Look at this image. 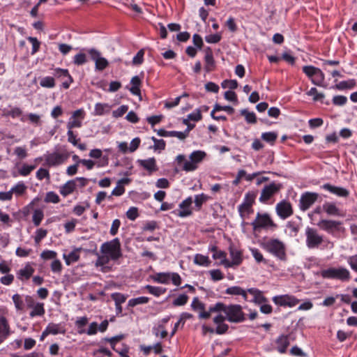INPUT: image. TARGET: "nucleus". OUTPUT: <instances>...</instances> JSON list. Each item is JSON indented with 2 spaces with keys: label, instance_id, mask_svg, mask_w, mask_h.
I'll use <instances>...</instances> for the list:
<instances>
[{
  "label": "nucleus",
  "instance_id": "44",
  "mask_svg": "<svg viewBox=\"0 0 357 357\" xmlns=\"http://www.w3.org/2000/svg\"><path fill=\"white\" fill-rule=\"evenodd\" d=\"M214 259H220V264L223 265L225 268H229V260L227 258V253L222 250H218L217 252L213 254Z\"/></svg>",
  "mask_w": 357,
  "mask_h": 357
},
{
  "label": "nucleus",
  "instance_id": "40",
  "mask_svg": "<svg viewBox=\"0 0 357 357\" xmlns=\"http://www.w3.org/2000/svg\"><path fill=\"white\" fill-rule=\"evenodd\" d=\"M300 230V225L295 221H289L286 225V231L290 236H296Z\"/></svg>",
  "mask_w": 357,
  "mask_h": 357
},
{
  "label": "nucleus",
  "instance_id": "26",
  "mask_svg": "<svg viewBox=\"0 0 357 357\" xmlns=\"http://www.w3.org/2000/svg\"><path fill=\"white\" fill-rule=\"evenodd\" d=\"M205 70L207 73L211 72L215 68V60L213 58V52L210 47L206 50L204 56Z\"/></svg>",
  "mask_w": 357,
  "mask_h": 357
},
{
  "label": "nucleus",
  "instance_id": "21",
  "mask_svg": "<svg viewBox=\"0 0 357 357\" xmlns=\"http://www.w3.org/2000/svg\"><path fill=\"white\" fill-rule=\"evenodd\" d=\"M9 109H3V116L10 117L12 119H20L21 121H24L22 109L16 106H8Z\"/></svg>",
  "mask_w": 357,
  "mask_h": 357
},
{
  "label": "nucleus",
  "instance_id": "3",
  "mask_svg": "<svg viewBox=\"0 0 357 357\" xmlns=\"http://www.w3.org/2000/svg\"><path fill=\"white\" fill-rule=\"evenodd\" d=\"M253 231L260 233L261 230L273 232L278 226L268 213H257L255 219L251 222Z\"/></svg>",
  "mask_w": 357,
  "mask_h": 357
},
{
  "label": "nucleus",
  "instance_id": "41",
  "mask_svg": "<svg viewBox=\"0 0 357 357\" xmlns=\"http://www.w3.org/2000/svg\"><path fill=\"white\" fill-rule=\"evenodd\" d=\"M26 188L27 187L23 181H19L11 188L10 191L16 197H20L25 193Z\"/></svg>",
  "mask_w": 357,
  "mask_h": 357
},
{
  "label": "nucleus",
  "instance_id": "38",
  "mask_svg": "<svg viewBox=\"0 0 357 357\" xmlns=\"http://www.w3.org/2000/svg\"><path fill=\"white\" fill-rule=\"evenodd\" d=\"M96 245L94 244V249L93 250V253H94L96 255H97L98 258L96 261L95 265L96 266H103L106 264H107L110 260H112L107 255L102 254L101 255H99L96 252Z\"/></svg>",
  "mask_w": 357,
  "mask_h": 357
},
{
  "label": "nucleus",
  "instance_id": "56",
  "mask_svg": "<svg viewBox=\"0 0 357 357\" xmlns=\"http://www.w3.org/2000/svg\"><path fill=\"white\" fill-rule=\"evenodd\" d=\"M40 85L44 88H53L55 86L54 79L50 76L43 77L40 81Z\"/></svg>",
  "mask_w": 357,
  "mask_h": 357
},
{
  "label": "nucleus",
  "instance_id": "12",
  "mask_svg": "<svg viewBox=\"0 0 357 357\" xmlns=\"http://www.w3.org/2000/svg\"><path fill=\"white\" fill-rule=\"evenodd\" d=\"M86 113L83 109H79L74 111L67 122L66 127L68 130H73L75 128H81L82 121L84 119Z\"/></svg>",
  "mask_w": 357,
  "mask_h": 357
},
{
  "label": "nucleus",
  "instance_id": "6",
  "mask_svg": "<svg viewBox=\"0 0 357 357\" xmlns=\"http://www.w3.org/2000/svg\"><path fill=\"white\" fill-rule=\"evenodd\" d=\"M272 301L277 306L283 307H294L300 303V300L291 294L277 295Z\"/></svg>",
  "mask_w": 357,
  "mask_h": 357
},
{
  "label": "nucleus",
  "instance_id": "27",
  "mask_svg": "<svg viewBox=\"0 0 357 357\" xmlns=\"http://www.w3.org/2000/svg\"><path fill=\"white\" fill-rule=\"evenodd\" d=\"M171 273L160 272L151 276V278L158 284H168L170 282Z\"/></svg>",
  "mask_w": 357,
  "mask_h": 357
},
{
  "label": "nucleus",
  "instance_id": "62",
  "mask_svg": "<svg viewBox=\"0 0 357 357\" xmlns=\"http://www.w3.org/2000/svg\"><path fill=\"white\" fill-rule=\"evenodd\" d=\"M332 102L336 106H343L347 104V98L342 95L335 96L332 99Z\"/></svg>",
  "mask_w": 357,
  "mask_h": 357
},
{
  "label": "nucleus",
  "instance_id": "17",
  "mask_svg": "<svg viewBox=\"0 0 357 357\" xmlns=\"http://www.w3.org/2000/svg\"><path fill=\"white\" fill-rule=\"evenodd\" d=\"M191 307L194 311H199V318L201 319H208L210 318L211 313L215 312H210V307L208 310L205 309V304L201 302L198 297H195L191 303Z\"/></svg>",
  "mask_w": 357,
  "mask_h": 357
},
{
  "label": "nucleus",
  "instance_id": "34",
  "mask_svg": "<svg viewBox=\"0 0 357 357\" xmlns=\"http://www.w3.org/2000/svg\"><path fill=\"white\" fill-rule=\"evenodd\" d=\"M130 84H132V86L129 89L130 93L135 96H140V86L142 81L139 77L138 75L132 77L130 80Z\"/></svg>",
  "mask_w": 357,
  "mask_h": 357
},
{
  "label": "nucleus",
  "instance_id": "57",
  "mask_svg": "<svg viewBox=\"0 0 357 357\" xmlns=\"http://www.w3.org/2000/svg\"><path fill=\"white\" fill-rule=\"evenodd\" d=\"M319 69L320 68L314 67L313 66H304L302 68L303 72L310 79H311L313 77V76Z\"/></svg>",
  "mask_w": 357,
  "mask_h": 357
},
{
  "label": "nucleus",
  "instance_id": "48",
  "mask_svg": "<svg viewBox=\"0 0 357 357\" xmlns=\"http://www.w3.org/2000/svg\"><path fill=\"white\" fill-rule=\"evenodd\" d=\"M150 301V298L146 296H139L135 298H131L128 302V307H135L137 305H142L148 303Z\"/></svg>",
  "mask_w": 357,
  "mask_h": 357
},
{
  "label": "nucleus",
  "instance_id": "4",
  "mask_svg": "<svg viewBox=\"0 0 357 357\" xmlns=\"http://www.w3.org/2000/svg\"><path fill=\"white\" fill-rule=\"evenodd\" d=\"M320 275L324 279L337 280L341 282H348L351 278L349 271L343 266L323 269L320 272Z\"/></svg>",
  "mask_w": 357,
  "mask_h": 357
},
{
  "label": "nucleus",
  "instance_id": "46",
  "mask_svg": "<svg viewBox=\"0 0 357 357\" xmlns=\"http://www.w3.org/2000/svg\"><path fill=\"white\" fill-rule=\"evenodd\" d=\"M240 114L245 117L248 123L255 124L257 123V117L253 112H250L247 109H243L240 111Z\"/></svg>",
  "mask_w": 357,
  "mask_h": 357
},
{
  "label": "nucleus",
  "instance_id": "51",
  "mask_svg": "<svg viewBox=\"0 0 357 357\" xmlns=\"http://www.w3.org/2000/svg\"><path fill=\"white\" fill-rule=\"evenodd\" d=\"M278 138V134L275 132H266L261 134V139L273 145Z\"/></svg>",
  "mask_w": 357,
  "mask_h": 357
},
{
  "label": "nucleus",
  "instance_id": "36",
  "mask_svg": "<svg viewBox=\"0 0 357 357\" xmlns=\"http://www.w3.org/2000/svg\"><path fill=\"white\" fill-rule=\"evenodd\" d=\"M110 109L111 106L108 103L98 102L95 105L93 114L95 116H102L105 114L109 113Z\"/></svg>",
  "mask_w": 357,
  "mask_h": 357
},
{
  "label": "nucleus",
  "instance_id": "19",
  "mask_svg": "<svg viewBox=\"0 0 357 357\" xmlns=\"http://www.w3.org/2000/svg\"><path fill=\"white\" fill-rule=\"evenodd\" d=\"M321 188L324 190L328 191L331 194H333L339 197L347 198L350 195L349 190H347V188L340 186H335L331 185L329 183L322 185L321 186Z\"/></svg>",
  "mask_w": 357,
  "mask_h": 357
},
{
  "label": "nucleus",
  "instance_id": "63",
  "mask_svg": "<svg viewBox=\"0 0 357 357\" xmlns=\"http://www.w3.org/2000/svg\"><path fill=\"white\" fill-rule=\"evenodd\" d=\"M222 36L220 33L210 34L205 36V40L208 43L215 44L221 40Z\"/></svg>",
  "mask_w": 357,
  "mask_h": 357
},
{
  "label": "nucleus",
  "instance_id": "15",
  "mask_svg": "<svg viewBox=\"0 0 357 357\" xmlns=\"http://www.w3.org/2000/svg\"><path fill=\"white\" fill-rule=\"evenodd\" d=\"M52 74L54 77L61 81L62 86L65 89H68L70 84L73 82V77L67 69L57 68L54 70Z\"/></svg>",
  "mask_w": 357,
  "mask_h": 357
},
{
  "label": "nucleus",
  "instance_id": "14",
  "mask_svg": "<svg viewBox=\"0 0 357 357\" xmlns=\"http://www.w3.org/2000/svg\"><path fill=\"white\" fill-rule=\"evenodd\" d=\"M275 212L280 218L285 220L292 215L294 210L291 204L289 201L283 199L276 204Z\"/></svg>",
  "mask_w": 357,
  "mask_h": 357
},
{
  "label": "nucleus",
  "instance_id": "8",
  "mask_svg": "<svg viewBox=\"0 0 357 357\" xmlns=\"http://www.w3.org/2000/svg\"><path fill=\"white\" fill-rule=\"evenodd\" d=\"M306 245L309 249L318 248L323 242V236L319 235L314 228L307 227L305 229Z\"/></svg>",
  "mask_w": 357,
  "mask_h": 357
},
{
  "label": "nucleus",
  "instance_id": "50",
  "mask_svg": "<svg viewBox=\"0 0 357 357\" xmlns=\"http://www.w3.org/2000/svg\"><path fill=\"white\" fill-rule=\"evenodd\" d=\"M43 218H44V213L41 209L37 208V209L34 210L33 216H32V221L33 222V225L36 227L39 226L40 225Z\"/></svg>",
  "mask_w": 357,
  "mask_h": 357
},
{
  "label": "nucleus",
  "instance_id": "13",
  "mask_svg": "<svg viewBox=\"0 0 357 357\" xmlns=\"http://www.w3.org/2000/svg\"><path fill=\"white\" fill-rule=\"evenodd\" d=\"M87 52L90 55L91 60L95 62V67L97 70L102 71L109 66L108 61L105 58L101 56L100 52L96 49H88Z\"/></svg>",
  "mask_w": 357,
  "mask_h": 357
},
{
  "label": "nucleus",
  "instance_id": "11",
  "mask_svg": "<svg viewBox=\"0 0 357 357\" xmlns=\"http://www.w3.org/2000/svg\"><path fill=\"white\" fill-rule=\"evenodd\" d=\"M68 158L66 153L54 151L45 155V163L50 167L59 166L63 164Z\"/></svg>",
  "mask_w": 357,
  "mask_h": 357
},
{
  "label": "nucleus",
  "instance_id": "52",
  "mask_svg": "<svg viewBox=\"0 0 357 357\" xmlns=\"http://www.w3.org/2000/svg\"><path fill=\"white\" fill-rule=\"evenodd\" d=\"M238 211L240 216L242 218H244L245 215H248L253 213V208H252V206H251L250 205L248 206V205L241 203L238 206Z\"/></svg>",
  "mask_w": 357,
  "mask_h": 357
},
{
  "label": "nucleus",
  "instance_id": "2",
  "mask_svg": "<svg viewBox=\"0 0 357 357\" xmlns=\"http://www.w3.org/2000/svg\"><path fill=\"white\" fill-rule=\"evenodd\" d=\"M261 247L277 259L285 261L287 259V248L284 243L278 238H268L261 243Z\"/></svg>",
  "mask_w": 357,
  "mask_h": 357
},
{
  "label": "nucleus",
  "instance_id": "24",
  "mask_svg": "<svg viewBox=\"0 0 357 357\" xmlns=\"http://www.w3.org/2000/svg\"><path fill=\"white\" fill-rule=\"evenodd\" d=\"M275 344L277 345V351L280 354H284L290 344L289 336L283 334L279 335L275 340Z\"/></svg>",
  "mask_w": 357,
  "mask_h": 357
},
{
  "label": "nucleus",
  "instance_id": "10",
  "mask_svg": "<svg viewBox=\"0 0 357 357\" xmlns=\"http://www.w3.org/2000/svg\"><path fill=\"white\" fill-rule=\"evenodd\" d=\"M317 226L328 234H334L335 232L342 231V222L333 220H321Z\"/></svg>",
  "mask_w": 357,
  "mask_h": 357
},
{
  "label": "nucleus",
  "instance_id": "64",
  "mask_svg": "<svg viewBox=\"0 0 357 357\" xmlns=\"http://www.w3.org/2000/svg\"><path fill=\"white\" fill-rule=\"evenodd\" d=\"M144 50L143 49L139 50L136 55L133 57L132 63L134 66L141 65L144 61Z\"/></svg>",
  "mask_w": 357,
  "mask_h": 357
},
{
  "label": "nucleus",
  "instance_id": "61",
  "mask_svg": "<svg viewBox=\"0 0 357 357\" xmlns=\"http://www.w3.org/2000/svg\"><path fill=\"white\" fill-rule=\"evenodd\" d=\"M151 140L154 142L153 148L155 151L165 150V146H166V143H165V140H163L162 139H158L155 137H152Z\"/></svg>",
  "mask_w": 357,
  "mask_h": 357
},
{
  "label": "nucleus",
  "instance_id": "53",
  "mask_svg": "<svg viewBox=\"0 0 357 357\" xmlns=\"http://www.w3.org/2000/svg\"><path fill=\"white\" fill-rule=\"evenodd\" d=\"M44 202L45 203L57 204L60 202V197L55 192L50 191L46 193Z\"/></svg>",
  "mask_w": 357,
  "mask_h": 357
},
{
  "label": "nucleus",
  "instance_id": "37",
  "mask_svg": "<svg viewBox=\"0 0 357 357\" xmlns=\"http://www.w3.org/2000/svg\"><path fill=\"white\" fill-rule=\"evenodd\" d=\"M356 82L354 79H350L345 81H341L338 84H336L333 86V89H335L339 91H344L346 89H351L354 88Z\"/></svg>",
  "mask_w": 357,
  "mask_h": 357
},
{
  "label": "nucleus",
  "instance_id": "32",
  "mask_svg": "<svg viewBox=\"0 0 357 357\" xmlns=\"http://www.w3.org/2000/svg\"><path fill=\"white\" fill-rule=\"evenodd\" d=\"M225 294L229 295L241 296L245 301H248L246 290L238 286H232L225 290Z\"/></svg>",
  "mask_w": 357,
  "mask_h": 357
},
{
  "label": "nucleus",
  "instance_id": "28",
  "mask_svg": "<svg viewBox=\"0 0 357 357\" xmlns=\"http://www.w3.org/2000/svg\"><path fill=\"white\" fill-rule=\"evenodd\" d=\"M12 300L13 301L15 308L17 312H24L25 310V302H24V295L15 294L12 296Z\"/></svg>",
  "mask_w": 357,
  "mask_h": 357
},
{
  "label": "nucleus",
  "instance_id": "35",
  "mask_svg": "<svg viewBox=\"0 0 357 357\" xmlns=\"http://www.w3.org/2000/svg\"><path fill=\"white\" fill-rule=\"evenodd\" d=\"M45 305L43 303L37 302L31 309L29 317L33 318L36 317H42L45 313Z\"/></svg>",
  "mask_w": 357,
  "mask_h": 357
},
{
  "label": "nucleus",
  "instance_id": "20",
  "mask_svg": "<svg viewBox=\"0 0 357 357\" xmlns=\"http://www.w3.org/2000/svg\"><path fill=\"white\" fill-rule=\"evenodd\" d=\"M322 208L328 215L342 217L344 214L335 202H326L323 204Z\"/></svg>",
  "mask_w": 357,
  "mask_h": 357
},
{
  "label": "nucleus",
  "instance_id": "22",
  "mask_svg": "<svg viewBox=\"0 0 357 357\" xmlns=\"http://www.w3.org/2000/svg\"><path fill=\"white\" fill-rule=\"evenodd\" d=\"M10 328L7 319L0 317V344L2 343L10 335Z\"/></svg>",
  "mask_w": 357,
  "mask_h": 357
},
{
  "label": "nucleus",
  "instance_id": "33",
  "mask_svg": "<svg viewBox=\"0 0 357 357\" xmlns=\"http://www.w3.org/2000/svg\"><path fill=\"white\" fill-rule=\"evenodd\" d=\"M46 328L50 333V335H58V334H64L66 332V329L64 326L61 324H55V323H50L46 326Z\"/></svg>",
  "mask_w": 357,
  "mask_h": 357
},
{
  "label": "nucleus",
  "instance_id": "59",
  "mask_svg": "<svg viewBox=\"0 0 357 357\" xmlns=\"http://www.w3.org/2000/svg\"><path fill=\"white\" fill-rule=\"evenodd\" d=\"M111 298L114 301L115 305H119L126 302L127 296L121 293L115 292L111 294Z\"/></svg>",
  "mask_w": 357,
  "mask_h": 357
},
{
  "label": "nucleus",
  "instance_id": "49",
  "mask_svg": "<svg viewBox=\"0 0 357 357\" xmlns=\"http://www.w3.org/2000/svg\"><path fill=\"white\" fill-rule=\"evenodd\" d=\"M250 250L252 253V257L257 263H264L265 264L268 263V260L264 257L262 253L259 251V249L252 248H250Z\"/></svg>",
  "mask_w": 357,
  "mask_h": 357
},
{
  "label": "nucleus",
  "instance_id": "30",
  "mask_svg": "<svg viewBox=\"0 0 357 357\" xmlns=\"http://www.w3.org/2000/svg\"><path fill=\"white\" fill-rule=\"evenodd\" d=\"M176 160L178 162V165H180L183 162H184L183 165L182 167L183 170L186 172H191L194 171L197 169V165H195L191 160H185V155H178L176 157Z\"/></svg>",
  "mask_w": 357,
  "mask_h": 357
},
{
  "label": "nucleus",
  "instance_id": "29",
  "mask_svg": "<svg viewBox=\"0 0 357 357\" xmlns=\"http://www.w3.org/2000/svg\"><path fill=\"white\" fill-rule=\"evenodd\" d=\"M138 163L141 167L148 170L150 173L155 172L158 169L156 161L154 158H150L146 160H139Z\"/></svg>",
  "mask_w": 357,
  "mask_h": 357
},
{
  "label": "nucleus",
  "instance_id": "5",
  "mask_svg": "<svg viewBox=\"0 0 357 357\" xmlns=\"http://www.w3.org/2000/svg\"><path fill=\"white\" fill-rule=\"evenodd\" d=\"M100 252L107 255L112 261H117L122 257L121 245L119 238L103 243L100 247Z\"/></svg>",
  "mask_w": 357,
  "mask_h": 357
},
{
  "label": "nucleus",
  "instance_id": "31",
  "mask_svg": "<svg viewBox=\"0 0 357 357\" xmlns=\"http://www.w3.org/2000/svg\"><path fill=\"white\" fill-rule=\"evenodd\" d=\"M154 131L157 132V134L160 137H174L178 138L181 140H183L185 139V135H184V134L182 133L181 131H175V130L167 131L162 128L159 129V130L154 129Z\"/></svg>",
  "mask_w": 357,
  "mask_h": 357
},
{
  "label": "nucleus",
  "instance_id": "25",
  "mask_svg": "<svg viewBox=\"0 0 357 357\" xmlns=\"http://www.w3.org/2000/svg\"><path fill=\"white\" fill-rule=\"evenodd\" d=\"M76 188L75 180H69L66 183L60 186L59 192L63 197L72 194Z\"/></svg>",
  "mask_w": 357,
  "mask_h": 357
},
{
  "label": "nucleus",
  "instance_id": "16",
  "mask_svg": "<svg viewBox=\"0 0 357 357\" xmlns=\"http://www.w3.org/2000/svg\"><path fill=\"white\" fill-rule=\"evenodd\" d=\"M228 250L231 259V261L229 260V264L230 265L229 266V268H233L241 265L243 260L242 250L236 248L233 244L229 245Z\"/></svg>",
  "mask_w": 357,
  "mask_h": 357
},
{
  "label": "nucleus",
  "instance_id": "9",
  "mask_svg": "<svg viewBox=\"0 0 357 357\" xmlns=\"http://www.w3.org/2000/svg\"><path fill=\"white\" fill-rule=\"evenodd\" d=\"M319 194L312 192H305L300 197L299 208L302 211H305L309 209L317 200Z\"/></svg>",
  "mask_w": 357,
  "mask_h": 357
},
{
  "label": "nucleus",
  "instance_id": "47",
  "mask_svg": "<svg viewBox=\"0 0 357 357\" xmlns=\"http://www.w3.org/2000/svg\"><path fill=\"white\" fill-rule=\"evenodd\" d=\"M257 191H248V192L245 193L242 203L252 206L253 204L255 203V199L257 197Z\"/></svg>",
  "mask_w": 357,
  "mask_h": 357
},
{
  "label": "nucleus",
  "instance_id": "54",
  "mask_svg": "<svg viewBox=\"0 0 357 357\" xmlns=\"http://www.w3.org/2000/svg\"><path fill=\"white\" fill-rule=\"evenodd\" d=\"M206 156V153L202 151H195L190 155V159L195 164L200 162Z\"/></svg>",
  "mask_w": 357,
  "mask_h": 357
},
{
  "label": "nucleus",
  "instance_id": "42",
  "mask_svg": "<svg viewBox=\"0 0 357 357\" xmlns=\"http://www.w3.org/2000/svg\"><path fill=\"white\" fill-rule=\"evenodd\" d=\"M66 265H70L72 263H75L79 259V255L78 250H73L68 255L64 254L63 256Z\"/></svg>",
  "mask_w": 357,
  "mask_h": 357
},
{
  "label": "nucleus",
  "instance_id": "58",
  "mask_svg": "<svg viewBox=\"0 0 357 357\" xmlns=\"http://www.w3.org/2000/svg\"><path fill=\"white\" fill-rule=\"evenodd\" d=\"M188 296L185 294H180L172 301L174 306H183L185 305L188 301Z\"/></svg>",
  "mask_w": 357,
  "mask_h": 357
},
{
  "label": "nucleus",
  "instance_id": "43",
  "mask_svg": "<svg viewBox=\"0 0 357 357\" xmlns=\"http://www.w3.org/2000/svg\"><path fill=\"white\" fill-rule=\"evenodd\" d=\"M194 263L199 266L207 267L210 265L211 261L208 256L196 254L194 257Z\"/></svg>",
  "mask_w": 357,
  "mask_h": 357
},
{
  "label": "nucleus",
  "instance_id": "60",
  "mask_svg": "<svg viewBox=\"0 0 357 357\" xmlns=\"http://www.w3.org/2000/svg\"><path fill=\"white\" fill-rule=\"evenodd\" d=\"M47 234V230L43 228H39L36 231L34 236V241L36 244H38Z\"/></svg>",
  "mask_w": 357,
  "mask_h": 357
},
{
  "label": "nucleus",
  "instance_id": "1",
  "mask_svg": "<svg viewBox=\"0 0 357 357\" xmlns=\"http://www.w3.org/2000/svg\"><path fill=\"white\" fill-rule=\"evenodd\" d=\"M210 312L218 313L213 317V321L217 325V335H223L227 333L229 325L225 323H241L245 320L243 307L238 304L226 305L222 302H217L210 306Z\"/></svg>",
  "mask_w": 357,
  "mask_h": 357
},
{
  "label": "nucleus",
  "instance_id": "55",
  "mask_svg": "<svg viewBox=\"0 0 357 357\" xmlns=\"http://www.w3.org/2000/svg\"><path fill=\"white\" fill-rule=\"evenodd\" d=\"M208 199V197L204 194L201 193L199 195H196L195 196V204L197 210H200L203 204L206 202Z\"/></svg>",
  "mask_w": 357,
  "mask_h": 357
},
{
  "label": "nucleus",
  "instance_id": "39",
  "mask_svg": "<svg viewBox=\"0 0 357 357\" xmlns=\"http://www.w3.org/2000/svg\"><path fill=\"white\" fill-rule=\"evenodd\" d=\"M143 288L146 289L149 294L156 297H159L160 296L164 294L167 291L166 288L162 287L152 286L150 284H146Z\"/></svg>",
  "mask_w": 357,
  "mask_h": 357
},
{
  "label": "nucleus",
  "instance_id": "23",
  "mask_svg": "<svg viewBox=\"0 0 357 357\" xmlns=\"http://www.w3.org/2000/svg\"><path fill=\"white\" fill-rule=\"evenodd\" d=\"M35 269L30 263L26 264L24 268L17 272V278L21 280H28L33 274Z\"/></svg>",
  "mask_w": 357,
  "mask_h": 357
},
{
  "label": "nucleus",
  "instance_id": "45",
  "mask_svg": "<svg viewBox=\"0 0 357 357\" xmlns=\"http://www.w3.org/2000/svg\"><path fill=\"white\" fill-rule=\"evenodd\" d=\"M310 80L313 84L318 86H323L325 80V75L323 71L319 69Z\"/></svg>",
  "mask_w": 357,
  "mask_h": 357
},
{
  "label": "nucleus",
  "instance_id": "18",
  "mask_svg": "<svg viewBox=\"0 0 357 357\" xmlns=\"http://www.w3.org/2000/svg\"><path fill=\"white\" fill-rule=\"evenodd\" d=\"M192 204V198L188 197L185 199L180 204V211H173L172 213L177 215L180 218H186L192 215V211L191 209V205Z\"/></svg>",
  "mask_w": 357,
  "mask_h": 357
},
{
  "label": "nucleus",
  "instance_id": "7",
  "mask_svg": "<svg viewBox=\"0 0 357 357\" xmlns=\"http://www.w3.org/2000/svg\"><path fill=\"white\" fill-rule=\"evenodd\" d=\"M282 188V185L280 183L271 182L268 185H266L261 190V195L259 201L261 203L266 204L275 194H277Z\"/></svg>",
  "mask_w": 357,
  "mask_h": 357
}]
</instances>
